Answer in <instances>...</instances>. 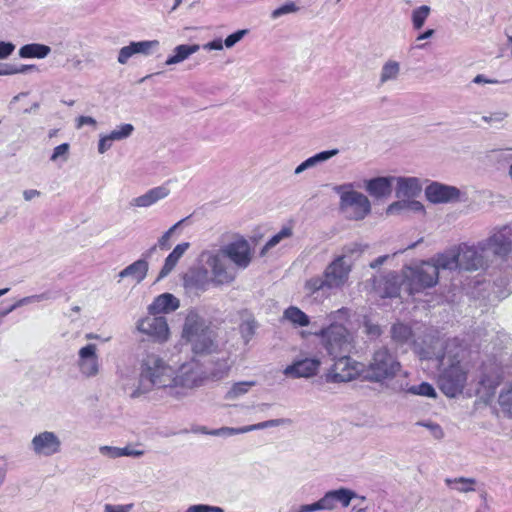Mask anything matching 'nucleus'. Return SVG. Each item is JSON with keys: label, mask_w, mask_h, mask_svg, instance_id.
<instances>
[{"label": "nucleus", "mask_w": 512, "mask_h": 512, "mask_svg": "<svg viewBox=\"0 0 512 512\" xmlns=\"http://www.w3.org/2000/svg\"><path fill=\"white\" fill-rule=\"evenodd\" d=\"M182 345L186 346L193 355L202 357L217 352L216 334L211 328V322L196 310H189L181 333Z\"/></svg>", "instance_id": "1"}, {"label": "nucleus", "mask_w": 512, "mask_h": 512, "mask_svg": "<svg viewBox=\"0 0 512 512\" xmlns=\"http://www.w3.org/2000/svg\"><path fill=\"white\" fill-rule=\"evenodd\" d=\"M464 350L457 339L446 342L444 352L439 357V366L442 372L439 377L441 391L448 397L460 394L466 384V371L461 366Z\"/></svg>", "instance_id": "2"}, {"label": "nucleus", "mask_w": 512, "mask_h": 512, "mask_svg": "<svg viewBox=\"0 0 512 512\" xmlns=\"http://www.w3.org/2000/svg\"><path fill=\"white\" fill-rule=\"evenodd\" d=\"M351 272V261L347 255L338 256L324 270L322 275L308 279L304 290L308 296H329L332 291L341 289L348 281Z\"/></svg>", "instance_id": "3"}, {"label": "nucleus", "mask_w": 512, "mask_h": 512, "mask_svg": "<svg viewBox=\"0 0 512 512\" xmlns=\"http://www.w3.org/2000/svg\"><path fill=\"white\" fill-rule=\"evenodd\" d=\"M174 369L155 354L147 355L141 363L139 385L131 393L132 398L139 397L153 389H166L171 395Z\"/></svg>", "instance_id": "4"}, {"label": "nucleus", "mask_w": 512, "mask_h": 512, "mask_svg": "<svg viewBox=\"0 0 512 512\" xmlns=\"http://www.w3.org/2000/svg\"><path fill=\"white\" fill-rule=\"evenodd\" d=\"M404 371L395 354L388 348L375 350L365 370V378L372 382H389L388 387L397 379H402Z\"/></svg>", "instance_id": "5"}, {"label": "nucleus", "mask_w": 512, "mask_h": 512, "mask_svg": "<svg viewBox=\"0 0 512 512\" xmlns=\"http://www.w3.org/2000/svg\"><path fill=\"white\" fill-rule=\"evenodd\" d=\"M310 334L320 339L322 347L331 357L350 354L353 349V336L344 325H328Z\"/></svg>", "instance_id": "6"}, {"label": "nucleus", "mask_w": 512, "mask_h": 512, "mask_svg": "<svg viewBox=\"0 0 512 512\" xmlns=\"http://www.w3.org/2000/svg\"><path fill=\"white\" fill-rule=\"evenodd\" d=\"M333 190L340 196L339 209L350 220H362L371 212V203L363 193L353 190V184L337 185Z\"/></svg>", "instance_id": "7"}, {"label": "nucleus", "mask_w": 512, "mask_h": 512, "mask_svg": "<svg viewBox=\"0 0 512 512\" xmlns=\"http://www.w3.org/2000/svg\"><path fill=\"white\" fill-rule=\"evenodd\" d=\"M173 379L171 395L181 397L186 395L187 390L201 386L207 379V373L193 359L181 365L177 372L174 371Z\"/></svg>", "instance_id": "8"}, {"label": "nucleus", "mask_w": 512, "mask_h": 512, "mask_svg": "<svg viewBox=\"0 0 512 512\" xmlns=\"http://www.w3.org/2000/svg\"><path fill=\"white\" fill-rule=\"evenodd\" d=\"M410 294L419 293L438 283L437 267L431 261H423L414 267H407L404 272Z\"/></svg>", "instance_id": "9"}, {"label": "nucleus", "mask_w": 512, "mask_h": 512, "mask_svg": "<svg viewBox=\"0 0 512 512\" xmlns=\"http://www.w3.org/2000/svg\"><path fill=\"white\" fill-rule=\"evenodd\" d=\"M480 248L491 256L505 259L512 252V222L494 227L488 238L480 241Z\"/></svg>", "instance_id": "10"}, {"label": "nucleus", "mask_w": 512, "mask_h": 512, "mask_svg": "<svg viewBox=\"0 0 512 512\" xmlns=\"http://www.w3.org/2000/svg\"><path fill=\"white\" fill-rule=\"evenodd\" d=\"M460 269L466 271H477L486 269L491 263L486 250L480 248V241L476 245L462 243L458 246Z\"/></svg>", "instance_id": "11"}, {"label": "nucleus", "mask_w": 512, "mask_h": 512, "mask_svg": "<svg viewBox=\"0 0 512 512\" xmlns=\"http://www.w3.org/2000/svg\"><path fill=\"white\" fill-rule=\"evenodd\" d=\"M62 442L58 435L52 431H43L36 434L31 442L30 449L36 456L51 457L61 452Z\"/></svg>", "instance_id": "12"}, {"label": "nucleus", "mask_w": 512, "mask_h": 512, "mask_svg": "<svg viewBox=\"0 0 512 512\" xmlns=\"http://www.w3.org/2000/svg\"><path fill=\"white\" fill-rule=\"evenodd\" d=\"M462 195L463 193L459 188L436 181L431 182L425 188V197L433 204L459 202Z\"/></svg>", "instance_id": "13"}, {"label": "nucleus", "mask_w": 512, "mask_h": 512, "mask_svg": "<svg viewBox=\"0 0 512 512\" xmlns=\"http://www.w3.org/2000/svg\"><path fill=\"white\" fill-rule=\"evenodd\" d=\"M201 257L211 269L213 281L216 284H228L235 279V275L226 268L224 264L225 256L222 255L220 250L217 252L205 251L201 254Z\"/></svg>", "instance_id": "14"}, {"label": "nucleus", "mask_w": 512, "mask_h": 512, "mask_svg": "<svg viewBox=\"0 0 512 512\" xmlns=\"http://www.w3.org/2000/svg\"><path fill=\"white\" fill-rule=\"evenodd\" d=\"M222 255L233 262L238 268H246L252 259L251 248L247 240L237 239L220 249Z\"/></svg>", "instance_id": "15"}, {"label": "nucleus", "mask_w": 512, "mask_h": 512, "mask_svg": "<svg viewBox=\"0 0 512 512\" xmlns=\"http://www.w3.org/2000/svg\"><path fill=\"white\" fill-rule=\"evenodd\" d=\"M137 329L159 342L167 340L169 335V327L164 316L151 315L143 318L138 322Z\"/></svg>", "instance_id": "16"}, {"label": "nucleus", "mask_w": 512, "mask_h": 512, "mask_svg": "<svg viewBox=\"0 0 512 512\" xmlns=\"http://www.w3.org/2000/svg\"><path fill=\"white\" fill-rule=\"evenodd\" d=\"M96 351L97 346L95 344H88L79 350V370L86 377L96 376L99 372V360Z\"/></svg>", "instance_id": "17"}, {"label": "nucleus", "mask_w": 512, "mask_h": 512, "mask_svg": "<svg viewBox=\"0 0 512 512\" xmlns=\"http://www.w3.org/2000/svg\"><path fill=\"white\" fill-rule=\"evenodd\" d=\"M407 377H408V373L407 372L403 373L402 379L395 380L389 386V388L396 393L405 392V393L425 396V397H429V398H435L437 396L436 390L434 389V387L431 384H429L427 382H422L420 385L410 386L409 382L407 380Z\"/></svg>", "instance_id": "18"}, {"label": "nucleus", "mask_w": 512, "mask_h": 512, "mask_svg": "<svg viewBox=\"0 0 512 512\" xmlns=\"http://www.w3.org/2000/svg\"><path fill=\"white\" fill-rule=\"evenodd\" d=\"M354 497H358L354 491L348 488H339L326 492L318 502L321 510H332L336 507L337 502L341 503L343 507H348Z\"/></svg>", "instance_id": "19"}, {"label": "nucleus", "mask_w": 512, "mask_h": 512, "mask_svg": "<svg viewBox=\"0 0 512 512\" xmlns=\"http://www.w3.org/2000/svg\"><path fill=\"white\" fill-rule=\"evenodd\" d=\"M332 359L335 360V363L329 376L334 382H347L355 377L357 371L351 365L349 354L333 356Z\"/></svg>", "instance_id": "20"}, {"label": "nucleus", "mask_w": 512, "mask_h": 512, "mask_svg": "<svg viewBox=\"0 0 512 512\" xmlns=\"http://www.w3.org/2000/svg\"><path fill=\"white\" fill-rule=\"evenodd\" d=\"M402 280L395 272H389L385 276L374 279V288L381 297H397L400 293Z\"/></svg>", "instance_id": "21"}, {"label": "nucleus", "mask_w": 512, "mask_h": 512, "mask_svg": "<svg viewBox=\"0 0 512 512\" xmlns=\"http://www.w3.org/2000/svg\"><path fill=\"white\" fill-rule=\"evenodd\" d=\"M184 286L190 291H205L211 281L208 269L205 267L191 268L183 277Z\"/></svg>", "instance_id": "22"}, {"label": "nucleus", "mask_w": 512, "mask_h": 512, "mask_svg": "<svg viewBox=\"0 0 512 512\" xmlns=\"http://www.w3.org/2000/svg\"><path fill=\"white\" fill-rule=\"evenodd\" d=\"M319 366L320 361L318 359L305 358L287 366L284 370V374L294 378H308L317 373Z\"/></svg>", "instance_id": "23"}, {"label": "nucleus", "mask_w": 512, "mask_h": 512, "mask_svg": "<svg viewBox=\"0 0 512 512\" xmlns=\"http://www.w3.org/2000/svg\"><path fill=\"white\" fill-rule=\"evenodd\" d=\"M394 181L397 182L395 195L399 199H413L422 191L420 180L417 177H395Z\"/></svg>", "instance_id": "24"}, {"label": "nucleus", "mask_w": 512, "mask_h": 512, "mask_svg": "<svg viewBox=\"0 0 512 512\" xmlns=\"http://www.w3.org/2000/svg\"><path fill=\"white\" fill-rule=\"evenodd\" d=\"M395 180L393 176H380L365 181V190L374 198H385L391 195Z\"/></svg>", "instance_id": "25"}, {"label": "nucleus", "mask_w": 512, "mask_h": 512, "mask_svg": "<svg viewBox=\"0 0 512 512\" xmlns=\"http://www.w3.org/2000/svg\"><path fill=\"white\" fill-rule=\"evenodd\" d=\"M170 190L166 186H158L148 190L143 195L133 198L130 201L131 207L147 208L166 198Z\"/></svg>", "instance_id": "26"}, {"label": "nucleus", "mask_w": 512, "mask_h": 512, "mask_svg": "<svg viewBox=\"0 0 512 512\" xmlns=\"http://www.w3.org/2000/svg\"><path fill=\"white\" fill-rule=\"evenodd\" d=\"M287 422H288V420L287 419H283V418H281V419H272V420H267V421H264V422H260L258 424L244 426V427H241V428L223 427V428H220V429L213 430L212 432H210V434L211 435H216V436H220V435L231 436V435H235V434L250 432V431H253V430L265 429V428H269V427H276V426L283 425V424H285Z\"/></svg>", "instance_id": "27"}, {"label": "nucleus", "mask_w": 512, "mask_h": 512, "mask_svg": "<svg viewBox=\"0 0 512 512\" xmlns=\"http://www.w3.org/2000/svg\"><path fill=\"white\" fill-rule=\"evenodd\" d=\"M179 305L180 302L178 298L173 294L164 293L154 299V301L148 306V311L151 315L169 313L178 309Z\"/></svg>", "instance_id": "28"}, {"label": "nucleus", "mask_w": 512, "mask_h": 512, "mask_svg": "<svg viewBox=\"0 0 512 512\" xmlns=\"http://www.w3.org/2000/svg\"><path fill=\"white\" fill-rule=\"evenodd\" d=\"M190 247L189 242H183L176 245L173 251L166 257L163 267L161 268L157 280L165 278L176 266L179 259Z\"/></svg>", "instance_id": "29"}, {"label": "nucleus", "mask_w": 512, "mask_h": 512, "mask_svg": "<svg viewBox=\"0 0 512 512\" xmlns=\"http://www.w3.org/2000/svg\"><path fill=\"white\" fill-rule=\"evenodd\" d=\"M148 268V262L145 259H139L121 270L118 277L120 279L131 277L137 283H140L145 279Z\"/></svg>", "instance_id": "30"}, {"label": "nucleus", "mask_w": 512, "mask_h": 512, "mask_svg": "<svg viewBox=\"0 0 512 512\" xmlns=\"http://www.w3.org/2000/svg\"><path fill=\"white\" fill-rule=\"evenodd\" d=\"M338 153H339L338 149L321 151V152L309 157L308 159L303 161L300 165H298L294 170V174L299 175L302 172H304L305 170L313 168V167L317 166L318 164L329 160L330 158L336 156Z\"/></svg>", "instance_id": "31"}, {"label": "nucleus", "mask_w": 512, "mask_h": 512, "mask_svg": "<svg viewBox=\"0 0 512 512\" xmlns=\"http://www.w3.org/2000/svg\"><path fill=\"white\" fill-rule=\"evenodd\" d=\"M199 49H200V45H198V44L178 45L173 49L172 55H170L167 58L165 64L166 65H175V64L181 63V62L185 61L186 59H188L192 54L198 52Z\"/></svg>", "instance_id": "32"}, {"label": "nucleus", "mask_w": 512, "mask_h": 512, "mask_svg": "<svg viewBox=\"0 0 512 512\" xmlns=\"http://www.w3.org/2000/svg\"><path fill=\"white\" fill-rule=\"evenodd\" d=\"M437 267V274L439 275L440 269L455 270L460 269V260L458 256V249L448 253L440 254L432 262Z\"/></svg>", "instance_id": "33"}, {"label": "nucleus", "mask_w": 512, "mask_h": 512, "mask_svg": "<svg viewBox=\"0 0 512 512\" xmlns=\"http://www.w3.org/2000/svg\"><path fill=\"white\" fill-rule=\"evenodd\" d=\"M283 318L295 327H306L310 324L309 316L296 306H289L283 312Z\"/></svg>", "instance_id": "34"}, {"label": "nucleus", "mask_w": 512, "mask_h": 512, "mask_svg": "<svg viewBox=\"0 0 512 512\" xmlns=\"http://www.w3.org/2000/svg\"><path fill=\"white\" fill-rule=\"evenodd\" d=\"M51 52V48L44 44H26L19 49L22 58H45Z\"/></svg>", "instance_id": "35"}, {"label": "nucleus", "mask_w": 512, "mask_h": 512, "mask_svg": "<svg viewBox=\"0 0 512 512\" xmlns=\"http://www.w3.org/2000/svg\"><path fill=\"white\" fill-rule=\"evenodd\" d=\"M400 74V63L395 60L386 61L380 71L379 85L382 86L389 81H395Z\"/></svg>", "instance_id": "36"}, {"label": "nucleus", "mask_w": 512, "mask_h": 512, "mask_svg": "<svg viewBox=\"0 0 512 512\" xmlns=\"http://www.w3.org/2000/svg\"><path fill=\"white\" fill-rule=\"evenodd\" d=\"M445 483L447 486L457 490L461 493H468L475 491V485L477 483L474 478L457 477V478H446Z\"/></svg>", "instance_id": "37"}, {"label": "nucleus", "mask_w": 512, "mask_h": 512, "mask_svg": "<svg viewBox=\"0 0 512 512\" xmlns=\"http://www.w3.org/2000/svg\"><path fill=\"white\" fill-rule=\"evenodd\" d=\"M230 368L231 364L229 363L228 359H217L214 362V367L209 371H206L207 379L210 378L213 380H220L228 375Z\"/></svg>", "instance_id": "38"}, {"label": "nucleus", "mask_w": 512, "mask_h": 512, "mask_svg": "<svg viewBox=\"0 0 512 512\" xmlns=\"http://www.w3.org/2000/svg\"><path fill=\"white\" fill-rule=\"evenodd\" d=\"M392 339L398 344H404L412 337V330L408 325L397 323L391 328Z\"/></svg>", "instance_id": "39"}, {"label": "nucleus", "mask_w": 512, "mask_h": 512, "mask_svg": "<svg viewBox=\"0 0 512 512\" xmlns=\"http://www.w3.org/2000/svg\"><path fill=\"white\" fill-rule=\"evenodd\" d=\"M49 299H52V296H51L50 292H44V293H41V294L24 297V298L20 299L19 301H17L15 304H13L8 309L2 311L0 313V317L6 316L7 314L12 312L14 309H16L19 306H22V305H25V304H29V303H32V302H40V301H44V300H49Z\"/></svg>", "instance_id": "40"}, {"label": "nucleus", "mask_w": 512, "mask_h": 512, "mask_svg": "<svg viewBox=\"0 0 512 512\" xmlns=\"http://www.w3.org/2000/svg\"><path fill=\"white\" fill-rule=\"evenodd\" d=\"M431 8L427 5H422L412 11V25L415 30H420L430 15Z\"/></svg>", "instance_id": "41"}, {"label": "nucleus", "mask_w": 512, "mask_h": 512, "mask_svg": "<svg viewBox=\"0 0 512 512\" xmlns=\"http://www.w3.org/2000/svg\"><path fill=\"white\" fill-rule=\"evenodd\" d=\"M258 328V323L254 318H249L244 320L240 326V334L245 344H248L253 336L255 335L256 329Z\"/></svg>", "instance_id": "42"}, {"label": "nucleus", "mask_w": 512, "mask_h": 512, "mask_svg": "<svg viewBox=\"0 0 512 512\" xmlns=\"http://www.w3.org/2000/svg\"><path fill=\"white\" fill-rule=\"evenodd\" d=\"M256 385L255 381H243L234 383L233 386L226 394L227 399H236L239 396L247 393L249 389Z\"/></svg>", "instance_id": "43"}, {"label": "nucleus", "mask_w": 512, "mask_h": 512, "mask_svg": "<svg viewBox=\"0 0 512 512\" xmlns=\"http://www.w3.org/2000/svg\"><path fill=\"white\" fill-rule=\"evenodd\" d=\"M350 309L346 307H342L336 311H332L327 315V319L329 320V325H344L348 322L350 318Z\"/></svg>", "instance_id": "44"}, {"label": "nucleus", "mask_w": 512, "mask_h": 512, "mask_svg": "<svg viewBox=\"0 0 512 512\" xmlns=\"http://www.w3.org/2000/svg\"><path fill=\"white\" fill-rule=\"evenodd\" d=\"M134 132V126L132 124L126 123L121 124L116 129L112 130L109 135L110 138L114 141H121L129 138Z\"/></svg>", "instance_id": "45"}, {"label": "nucleus", "mask_w": 512, "mask_h": 512, "mask_svg": "<svg viewBox=\"0 0 512 512\" xmlns=\"http://www.w3.org/2000/svg\"><path fill=\"white\" fill-rule=\"evenodd\" d=\"M498 402L504 412L512 415V384L501 391Z\"/></svg>", "instance_id": "46"}, {"label": "nucleus", "mask_w": 512, "mask_h": 512, "mask_svg": "<svg viewBox=\"0 0 512 512\" xmlns=\"http://www.w3.org/2000/svg\"><path fill=\"white\" fill-rule=\"evenodd\" d=\"M293 234L291 227H283L277 234L269 239V241L265 244L262 253L268 249L273 248L278 243H280L283 239L291 237Z\"/></svg>", "instance_id": "47"}, {"label": "nucleus", "mask_w": 512, "mask_h": 512, "mask_svg": "<svg viewBox=\"0 0 512 512\" xmlns=\"http://www.w3.org/2000/svg\"><path fill=\"white\" fill-rule=\"evenodd\" d=\"M299 10V7L296 6V4L294 2H288L278 8H276L275 10L272 11L271 13V18L272 19H277L283 15H287V14H290V13H295Z\"/></svg>", "instance_id": "48"}, {"label": "nucleus", "mask_w": 512, "mask_h": 512, "mask_svg": "<svg viewBox=\"0 0 512 512\" xmlns=\"http://www.w3.org/2000/svg\"><path fill=\"white\" fill-rule=\"evenodd\" d=\"M132 43H133V47L135 49L136 54L141 53L144 55L149 54V52L152 48H155L159 45V42L157 40L140 41V42H132Z\"/></svg>", "instance_id": "49"}, {"label": "nucleus", "mask_w": 512, "mask_h": 512, "mask_svg": "<svg viewBox=\"0 0 512 512\" xmlns=\"http://www.w3.org/2000/svg\"><path fill=\"white\" fill-rule=\"evenodd\" d=\"M246 34H248L247 29L238 30V31L230 34L229 36H227L223 43L226 48H232L239 41H241Z\"/></svg>", "instance_id": "50"}, {"label": "nucleus", "mask_w": 512, "mask_h": 512, "mask_svg": "<svg viewBox=\"0 0 512 512\" xmlns=\"http://www.w3.org/2000/svg\"><path fill=\"white\" fill-rule=\"evenodd\" d=\"M69 144L63 143L54 148L53 153L50 157V160L56 162L59 158H62L63 161H66L69 153Z\"/></svg>", "instance_id": "51"}, {"label": "nucleus", "mask_w": 512, "mask_h": 512, "mask_svg": "<svg viewBox=\"0 0 512 512\" xmlns=\"http://www.w3.org/2000/svg\"><path fill=\"white\" fill-rule=\"evenodd\" d=\"M417 425L428 428L431 431V434L433 435V437L437 440H440L444 437L443 429L437 423L419 421V422H417Z\"/></svg>", "instance_id": "52"}, {"label": "nucleus", "mask_w": 512, "mask_h": 512, "mask_svg": "<svg viewBox=\"0 0 512 512\" xmlns=\"http://www.w3.org/2000/svg\"><path fill=\"white\" fill-rule=\"evenodd\" d=\"M136 54L135 49L133 47V43L131 42L128 46H124L120 49L118 55V62L120 64H126L130 57Z\"/></svg>", "instance_id": "53"}, {"label": "nucleus", "mask_w": 512, "mask_h": 512, "mask_svg": "<svg viewBox=\"0 0 512 512\" xmlns=\"http://www.w3.org/2000/svg\"><path fill=\"white\" fill-rule=\"evenodd\" d=\"M407 211L406 200L402 199L390 204L386 209L387 215H396L401 214L402 212Z\"/></svg>", "instance_id": "54"}, {"label": "nucleus", "mask_w": 512, "mask_h": 512, "mask_svg": "<svg viewBox=\"0 0 512 512\" xmlns=\"http://www.w3.org/2000/svg\"><path fill=\"white\" fill-rule=\"evenodd\" d=\"M364 330L365 333L371 338H377L381 335V328L378 324L371 322L370 320H365L364 322Z\"/></svg>", "instance_id": "55"}, {"label": "nucleus", "mask_w": 512, "mask_h": 512, "mask_svg": "<svg viewBox=\"0 0 512 512\" xmlns=\"http://www.w3.org/2000/svg\"><path fill=\"white\" fill-rule=\"evenodd\" d=\"M508 117V113L504 111L493 112L488 116H483L482 119L488 123H500Z\"/></svg>", "instance_id": "56"}, {"label": "nucleus", "mask_w": 512, "mask_h": 512, "mask_svg": "<svg viewBox=\"0 0 512 512\" xmlns=\"http://www.w3.org/2000/svg\"><path fill=\"white\" fill-rule=\"evenodd\" d=\"M133 507V503L125 505L106 504L104 506V512H130L133 509Z\"/></svg>", "instance_id": "57"}, {"label": "nucleus", "mask_w": 512, "mask_h": 512, "mask_svg": "<svg viewBox=\"0 0 512 512\" xmlns=\"http://www.w3.org/2000/svg\"><path fill=\"white\" fill-rule=\"evenodd\" d=\"M113 141L114 140L110 138L109 134L101 136L98 142V152L100 154H104L111 148Z\"/></svg>", "instance_id": "58"}, {"label": "nucleus", "mask_w": 512, "mask_h": 512, "mask_svg": "<svg viewBox=\"0 0 512 512\" xmlns=\"http://www.w3.org/2000/svg\"><path fill=\"white\" fill-rule=\"evenodd\" d=\"M99 452L101 455L115 459L119 458V447H113V446H100Z\"/></svg>", "instance_id": "59"}, {"label": "nucleus", "mask_w": 512, "mask_h": 512, "mask_svg": "<svg viewBox=\"0 0 512 512\" xmlns=\"http://www.w3.org/2000/svg\"><path fill=\"white\" fill-rule=\"evenodd\" d=\"M15 49V45L11 42L0 41V59H6Z\"/></svg>", "instance_id": "60"}, {"label": "nucleus", "mask_w": 512, "mask_h": 512, "mask_svg": "<svg viewBox=\"0 0 512 512\" xmlns=\"http://www.w3.org/2000/svg\"><path fill=\"white\" fill-rule=\"evenodd\" d=\"M407 211L424 212V205L413 199L406 200Z\"/></svg>", "instance_id": "61"}, {"label": "nucleus", "mask_w": 512, "mask_h": 512, "mask_svg": "<svg viewBox=\"0 0 512 512\" xmlns=\"http://www.w3.org/2000/svg\"><path fill=\"white\" fill-rule=\"evenodd\" d=\"M76 121H77V123H76L77 129H80L84 125H92L94 127L97 125V121L93 117H90V116H80L77 118Z\"/></svg>", "instance_id": "62"}, {"label": "nucleus", "mask_w": 512, "mask_h": 512, "mask_svg": "<svg viewBox=\"0 0 512 512\" xmlns=\"http://www.w3.org/2000/svg\"><path fill=\"white\" fill-rule=\"evenodd\" d=\"M321 510L319 502L316 501L311 504L301 505L296 512H316Z\"/></svg>", "instance_id": "63"}, {"label": "nucleus", "mask_w": 512, "mask_h": 512, "mask_svg": "<svg viewBox=\"0 0 512 512\" xmlns=\"http://www.w3.org/2000/svg\"><path fill=\"white\" fill-rule=\"evenodd\" d=\"M185 512H209V505L205 504H196L191 505L186 509Z\"/></svg>", "instance_id": "64"}]
</instances>
